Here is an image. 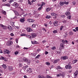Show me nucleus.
<instances>
[{
  "instance_id": "obj_1",
  "label": "nucleus",
  "mask_w": 78,
  "mask_h": 78,
  "mask_svg": "<svg viewBox=\"0 0 78 78\" xmlns=\"http://www.w3.org/2000/svg\"><path fill=\"white\" fill-rule=\"evenodd\" d=\"M12 41H7L6 43V45L8 46H10V45H12Z\"/></svg>"
},
{
  "instance_id": "obj_2",
  "label": "nucleus",
  "mask_w": 78,
  "mask_h": 78,
  "mask_svg": "<svg viewBox=\"0 0 78 78\" xmlns=\"http://www.w3.org/2000/svg\"><path fill=\"white\" fill-rule=\"evenodd\" d=\"M78 75V71L76 70L74 73L73 75L74 78H76L77 77V75Z\"/></svg>"
},
{
  "instance_id": "obj_3",
  "label": "nucleus",
  "mask_w": 78,
  "mask_h": 78,
  "mask_svg": "<svg viewBox=\"0 0 78 78\" xmlns=\"http://www.w3.org/2000/svg\"><path fill=\"white\" fill-rule=\"evenodd\" d=\"M65 68L66 69H72V66L70 65H66L65 66Z\"/></svg>"
},
{
  "instance_id": "obj_4",
  "label": "nucleus",
  "mask_w": 78,
  "mask_h": 78,
  "mask_svg": "<svg viewBox=\"0 0 78 78\" xmlns=\"http://www.w3.org/2000/svg\"><path fill=\"white\" fill-rule=\"evenodd\" d=\"M4 52L5 54H6V53H7V54H9L10 53V52H9V51L7 49L4 50Z\"/></svg>"
},
{
  "instance_id": "obj_5",
  "label": "nucleus",
  "mask_w": 78,
  "mask_h": 78,
  "mask_svg": "<svg viewBox=\"0 0 78 78\" xmlns=\"http://www.w3.org/2000/svg\"><path fill=\"white\" fill-rule=\"evenodd\" d=\"M31 35L32 36V37L33 38H34V37H36V34L33 32L31 34Z\"/></svg>"
},
{
  "instance_id": "obj_6",
  "label": "nucleus",
  "mask_w": 78,
  "mask_h": 78,
  "mask_svg": "<svg viewBox=\"0 0 78 78\" xmlns=\"http://www.w3.org/2000/svg\"><path fill=\"white\" fill-rule=\"evenodd\" d=\"M26 30L27 32H31V31H33L32 29H31V28L30 27H28L26 29Z\"/></svg>"
},
{
  "instance_id": "obj_7",
  "label": "nucleus",
  "mask_w": 78,
  "mask_h": 78,
  "mask_svg": "<svg viewBox=\"0 0 78 78\" xmlns=\"http://www.w3.org/2000/svg\"><path fill=\"white\" fill-rule=\"evenodd\" d=\"M65 15L66 16H69L70 15V12L69 10H67L66 12H65Z\"/></svg>"
},
{
  "instance_id": "obj_8",
  "label": "nucleus",
  "mask_w": 78,
  "mask_h": 78,
  "mask_svg": "<svg viewBox=\"0 0 78 78\" xmlns=\"http://www.w3.org/2000/svg\"><path fill=\"white\" fill-rule=\"evenodd\" d=\"M60 47L62 48V49H64V43H61L60 45Z\"/></svg>"
},
{
  "instance_id": "obj_9",
  "label": "nucleus",
  "mask_w": 78,
  "mask_h": 78,
  "mask_svg": "<svg viewBox=\"0 0 78 78\" xmlns=\"http://www.w3.org/2000/svg\"><path fill=\"white\" fill-rule=\"evenodd\" d=\"M61 59L62 60H66V59H67V56H62L61 57Z\"/></svg>"
},
{
  "instance_id": "obj_10",
  "label": "nucleus",
  "mask_w": 78,
  "mask_h": 78,
  "mask_svg": "<svg viewBox=\"0 0 78 78\" xmlns=\"http://www.w3.org/2000/svg\"><path fill=\"white\" fill-rule=\"evenodd\" d=\"M0 60H3L5 61H6V59L4 57L2 56L1 58H0Z\"/></svg>"
},
{
  "instance_id": "obj_11",
  "label": "nucleus",
  "mask_w": 78,
  "mask_h": 78,
  "mask_svg": "<svg viewBox=\"0 0 78 78\" xmlns=\"http://www.w3.org/2000/svg\"><path fill=\"white\" fill-rule=\"evenodd\" d=\"M8 69L9 71H12L13 70V68L12 66H9L8 68Z\"/></svg>"
},
{
  "instance_id": "obj_12",
  "label": "nucleus",
  "mask_w": 78,
  "mask_h": 78,
  "mask_svg": "<svg viewBox=\"0 0 78 78\" xmlns=\"http://www.w3.org/2000/svg\"><path fill=\"white\" fill-rule=\"evenodd\" d=\"M58 22L57 21H55L53 23V25L54 26H58Z\"/></svg>"
},
{
  "instance_id": "obj_13",
  "label": "nucleus",
  "mask_w": 78,
  "mask_h": 78,
  "mask_svg": "<svg viewBox=\"0 0 78 78\" xmlns=\"http://www.w3.org/2000/svg\"><path fill=\"white\" fill-rule=\"evenodd\" d=\"M13 5L14 6H17V7L19 6V4L16 2H14L13 4Z\"/></svg>"
},
{
  "instance_id": "obj_14",
  "label": "nucleus",
  "mask_w": 78,
  "mask_h": 78,
  "mask_svg": "<svg viewBox=\"0 0 78 78\" xmlns=\"http://www.w3.org/2000/svg\"><path fill=\"white\" fill-rule=\"evenodd\" d=\"M23 60L24 61V62H27L28 60V59L26 58L25 57H24L23 58Z\"/></svg>"
},
{
  "instance_id": "obj_15",
  "label": "nucleus",
  "mask_w": 78,
  "mask_h": 78,
  "mask_svg": "<svg viewBox=\"0 0 78 78\" xmlns=\"http://www.w3.org/2000/svg\"><path fill=\"white\" fill-rule=\"evenodd\" d=\"M8 28L9 31H12V27H11V26L8 25Z\"/></svg>"
},
{
  "instance_id": "obj_16",
  "label": "nucleus",
  "mask_w": 78,
  "mask_h": 78,
  "mask_svg": "<svg viewBox=\"0 0 78 78\" xmlns=\"http://www.w3.org/2000/svg\"><path fill=\"white\" fill-rule=\"evenodd\" d=\"M32 44H37V42L36 41H31Z\"/></svg>"
},
{
  "instance_id": "obj_17",
  "label": "nucleus",
  "mask_w": 78,
  "mask_h": 78,
  "mask_svg": "<svg viewBox=\"0 0 78 78\" xmlns=\"http://www.w3.org/2000/svg\"><path fill=\"white\" fill-rule=\"evenodd\" d=\"M62 43H63V44H66V43H67V42H68V41H67V40L65 41L64 40H62Z\"/></svg>"
},
{
  "instance_id": "obj_18",
  "label": "nucleus",
  "mask_w": 78,
  "mask_h": 78,
  "mask_svg": "<svg viewBox=\"0 0 78 78\" xmlns=\"http://www.w3.org/2000/svg\"><path fill=\"white\" fill-rule=\"evenodd\" d=\"M3 6H8V7H10V5H9V4L8 3L7 4H4Z\"/></svg>"
},
{
  "instance_id": "obj_19",
  "label": "nucleus",
  "mask_w": 78,
  "mask_h": 78,
  "mask_svg": "<svg viewBox=\"0 0 78 78\" xmlns=\"http://www.w3.org/2000/svg\"><path fill=\"white\" fill-rule=\"evenodd\" d=\"M25 19L24 18H22L20 19V21L21 22H25Z\"/></svg>"
},
{
  "instance_id": "obj_20",
  "label": "nucleus",
  "mask_w": 78,
  "mask_h": 78,
  "mask_svg": "<svg viewBox=\"0 0 78 78\" xmlns=\"http://www.w3.org/2000/svg\"><path fill=\"white\" fill-rule=\"evenodd\" d=\"M66 74L65 73H62L61 74V76H62V78H64Z\"/></svg>"
},
{
  "instance_id": "obj_21",
  "label": "nucleus",
  "mask_w": 78,
  "mask_h": 78,
  "mask_svg": "<svg viewBox=\"0 0 78 78\" xmlns=\"http://www.w3.org/2000/svg\"><path fill=\"white\" fill-rule=\"evenodd\" d=\"M2 67H3V68H4V69H5L6 68L7 66L5 64H3L2 65Z\"/></svg>"
},
{
  "instance_id": "obj_22",
  "label": "nucleus",
  "mask_w": 78,
  "mask_h": 78,
  "mask_svg": "<svg viewBox=\"0 0 78 78\" xmlns=\"http://www.w3.org/2000/svg\"><path fill=\"white\" fill-rule=\"evenodd\" d=\"M27 62L28 65H30L31 62V61L30 60H28Z\"/></svg>"
},
{
  "instance_id": "obj_23",
  "label": "nucleus",
  "mask_w": 78,
  "mask_h": 78,
  "mask_svg": "<svg viewBox=\"0 0 78 78\" xmlns=\"http://www.w3.org/2000/svg\"><path fill=\"white\" fill-rule=\"evenodd\" d=\"M51 9L50 8H46V10L47 11V12H48V11H50Z\"/></svg>"
},
{
  "instance_id": "obj_24",
  "label": "nucleus",
  "mask_w": 78,
  "mask_h": 78,
  "mask_svg": "<svg viewBox=\"0 0 78 78\" xmlns=\"http://www.w3.org/2000/svg\"><path fill=\"white\" fill-rule=\"evenodd\" d=\"M2 28L4 30H6V28H7V27H6V26L3 25Z\"/></svg>"
},
{
  "instance_id": "obj_25",
  "label": "nucleus",
  "mask_w": 78,
  "mask_h": 78,
  "mask_svg": "<svg viewBox=\"0 0 78 78\" xmlns=\"http://www.w3.org/2000/svg\"><path fill=\"white\" fill-rule=\"evenodd\" d=\"M2 13L4 14V15H6V12L5 11H2Z\"/></svg>"
},
{
  "instance_id": "obj_26",
  "label": "nucleus",
  "mask_w": 78,
  "mask_h": 78,
  "mask_svg": "<svg viewBox=\"0 0 78 78\" xmlns=\"http://www.w3.org/2000/svg\"><path fill=\"white\" fill-rule=\"evenodd\" d=\"M64 2H61L59 3L60 5L62 6H63V5H64Z\"/></svg>"
},
{
  "instance_id": "obj_27",
  "label": "nucleus",
  "mask_w": 78,
  "mask_h": 78,
  "mask_svg": "<svg viewBox=\"0 0 78 78\" xmlns=\"http://www.w3.org/2000/svg\"><path fill=\"white\" fill-rule=\"evenodd\" d=\"M78 61V60H77L76 59H75V60H74V61H73V64H75V63H76V62Z\"/></svg>"
},
{
  "instance_id": "obj_28",
  "label": "nucleus",
  "mask_w": 78,
  "mask_h": 78,
  "mask_svg": "<svg viewBox=\"0 0 78 78\" xmlns=\"http://www.w3.org/2000/svg\"><path fill=\"white\" fill-rule=\"evenodd\" d=\"M11 25L13 27H15V25H14V22H11Z\"/></svg>"
},
{
  "instance_id": "obj_29",
  "label": "nucleus",
  "mask_w": 78,
  "mask_h": 78,
  "mask_svg": "<svg viewBox=\"0 0 78 78\" xmlns=\"http://www.w3.org/2000/svg\"><path fill=\"white\" fill-rule=\"evenodd\" d=\"M57 16V15L56 13H55V15H54L53 16L54 19H56Z\"/></svg>"
},
{
  "instance_id": "obj_30",
  "label": "nucleus",
  "mask_w": 78,
  "mask_h": 78,
  "mask_svg": "<svg viewBox=\"0 0 78 78\" xmlns=\"http://www.w3.org/2000/svg\"><path fill=\"white\" fill-rule=\"evenodd\" d=\"M64 28V26H62L60 28V31H62V30L63 28Z\"/></svg>"
},
{
  "instance_id": "obj_31",
  "label": "nucleus",
  "mask_w": 78,
  "mask_h": 78,
  "mask_svg": "<svg viewBox=\"0 0 78 78\" xmlns=\"http://www.w3.org/2000/svg\"><path fill=\"white\" fill-rule=\"evenodd\" d=\"M69 34L71 36L72 34H73V32H72V31H70Z\"/></svg>"
},
{
  "instance_id": "obj_32",
  "label": "nucleus",
  "mask_w": 78,
  "mask_h": 78,
  "mask_svg": "<svg viewBox=\"0 0 78 78\" xmlns=\"http://www.w3.org/2000/svg\"><path fill=\"white\" fill-rule=\"evenodd\" d=\"M58 61H59V60L57 59L56 60H55L54 62V63H57V62H58Z\"/></svg>"
},
{
  "instance_id": "obj_33",
  "label": "nucleus",
  "mask_w": 78,
  "mask_h": 78,
  "mask_svg": "<svg viewBox=\"0 0 78 78\" xmlns=\"http://www.w3.org/2000/svg\"><path fill=\"white\" fill-rule=\"evenodd\" d=\"M42 30H43V31H45V32H47V30L46 29L44 28L42 29Z\"/></svg>"
},
{
  "instance_id": "obj_34",
  "label": "nucleus",
  "mask_w": 78,
  "mask_h": 78,
  "mask_svg": "<svg viewBox=\"0 0 78 78\" xmlns=\"http://www.w3.org/2000/svg\"><path fill=\"white\" fill-rule=\"evenodd\" d=\"M71 17H72V16L71 15H70V16H67V19H71Z\"/></svg>"
},
{
  "instance_id": "obj_35",
  "label": "nucleus",
  "mask_w": 78,
  "mask_h": 78,
  "mask_svg": "<svg viewBox=\"0 0 78 78\" xmlns=\"http://www.w3.org/2000/svg\"><path fill=\"white\" fill-rule=\"evenodd\" d=\"M45 64L46 65H48V66H50V63L49 62H46Z\"/></svg>"
},
{
  "instance_id": "obj_36",
  "label": "nucleus",
  "mask_w": 78,
  "mask_h": 78,
  "mask_svg": "<svg viewBox=\"0 0 78 78\" xmlns=\"http://www.w3.org/2000/svg\"><path fill=\"white\" fill-rule=\"evenodd\" d=\"M41 56V55H38L37 56H36V57H35V59H38L39 56Z\"/></svg>"
},
{
  "instance_id": "obj_37",
  "label": "nucleus",
  "mask_w": 78,
  "mask_h": 78,
  "mask_svg": "<svg viewBox=\"0 0 78 78\" xmlns=\"http://www.w3.org/2000/svg\"><path fill=\"white\" fill-rule=\"evenodd\" d=\"M32 28H35L36 27V24H33L32 25Z\"/></svg>"
},
{
  "instance_id": "obj_38",
  "label": "nucleus",
  "mask_w": 78,
  "mask_h": 78,
  "mask_svg": "<svg viewBox=\"0 0 78 78\" xmlns=\"http://www.w3.org/2000/svg\"><path fill=\"white\" fill-rule=\"evenodd\" d=\"M45 5V3L44 2H42V4L41 5V6H43L44 5Z\"/></svg>"
},
{
  "instance_id": "obj_39",
  "label": "nucleus",
  "mask_w": 78,
  "mask_h": 78,
  "mask_svg": "<svg viewBox=\"0 0 78 78\" xmlns=\"http://www.w3.org/2000/svg\"><path fill=\"white\" fill-rule=\"evenodd\" d=\"M20 36H27V35L25 34H20Z\"/></svg>"
},
{
  "instance_id": "obj_40",
  "label": "nucleus",
  "mask_w": 78,
  "mask_h": 78,
  "mask_svg": "<svg viewBox=\"0 0 78 78\" xmlns=\"http://www.w3.org/2000/svg\"><path fill=\"white\" fill-rule=\"evenodd\" d=\"M27 37L28 38H30L31 37V35H26Z\"/></svg>"
},
{
  "instance_id": "obj_41",
  "label": "nucleus",
  "mask_w": 78,
  "mask_h": 78,
  "mask_svg": "<svg viewBox=\"0 0 78 78\" xmlns=\"http://www.w3.org/2000/svg\"><path fill=\"white\" fill-rule=\"evenodd\" d=\"M50 16H47L46 17V19H50Z\"/></svg>"
},
{
  "instance_id": "obj_42",
  "label": "nucleus",
  "mask_w": 78,
  "mask_h": 78,
  "mask_svg": "<svg viewBox=\"0 0 78 78\" xmlns=\"http://www.w3.org/2000/svg\"><path fill=\"white\" fill-rule=\"evenodd\" d=\"M51 50H55L56 49V47L53 46L51 48Z\"/></svg>"
},
{
  "instance_id": "obj_43",
  "label": "nucleus",
  "mask_w": 78,
  "mask_h": 78,
  "mask_svg": "<svg viewBox=\"0 0 78 78\" xmlns=\"http://www.w3.org/2000/svg\"><path fill=\"white\" fill-rule=\"evenodd\" d=\"M15 15L17 16L19 15V13L17 12H15Z\"/></svg>"
},
{
  "instance_id": "obj_44",
  "label": "nucleus",
  "mask_w": 78,
  "mask_h": 78,
  "mask_svg": "<svg viewBox=\"0 0 78 78\" xmlns=\"http://www.w3.org/2000/svg\"><path fill=\"white\" fill-rule=\"evenodd\" d=\"M12 2H14V0H10L9 1V3H11Z\"/></svg>"
},
{
  "instance_id": "obj_45",
  "label": "nucleus",
  "mask_w": 78,
  "mask_h": 78,
  "mask_svg": "<svg viewBox=\"0 0 78 78\" xmlns=\"http://www.w3.org/2000/svg\"><path fill=\"white\" fill-rule=\"evenodd\" d=\"M27 21H28L29 22H31V19H27Z\"/></svg>"
},
{
  "instance_id": "obj_46",
  "label": "nucleus",
  "mask_w": 78,
  "mask_h": 78,
  "mask_svg": "<svg viewBox=\"0 0 78 78\" xmlns=\"http://www.w3.org/2000/svg\"><path fill=\"white\" fill-rule=\"evenodd\" d=\"M51 15L52 16H53L54 15H55V16H56V13H52L51 14Z\"/></svg>"
},
{
  "instance_id": "obj_47",
  "label": "nucleus",
  "mask_w": 78,
  "mask_h": 78,
  "mask_svg": "<svg viewBox=\"0 0 78 78\" xmlns=\"http://www.w3.org/2000/svg\"><path fill=\"white\" fill-rule=\"evenodd\" d=\"M53 33H54V34H56V33H57V31L56 30H54L53 31Z\"/></svg>"
},
{
  "instance_id": "obj_48",
  "label": "nucleus",
  "mask_w": 78,
  "mask_h": 78,
  "mask_svg": "<svg viewBox=\"0 0 78 78\" xmlns=\"http://www.w3.org/2000/svg\"><path fill=\"white\" fill-rule=\"evenodd\" d=\"M19 53V51H16L14 52L15 55H16Z\"/></svg>"
},
{
  "instance_id": "obj_49",
  "label": "nucleus",
  "mask_w": 78,
  "mask_h": 78,
  "mask_svg": "<svg viewBox=\"0 0 78 78\" xmlns=\"http://www.w3.org/2000/svg\"><path fill=\"white\" fill-rule=\"evenodd\" d=\"M47 42V41H46V40H44L43 41H42V42L43 43V44H44L45 42Z\"/></svg>"
},
{
  "instance_id": "obj_50",
  "label": "nucleus",
  "mask_w": 78,
  "mask_h": 78,
  "mask_svg": "<svg viewBox=\"0 0 78 78\" xmlns=\"http://www.w3.org/2000/svg\"><path fill=\"white\" fill-rule=\"evenodd\" d=\"M42 6H41L38 9V11H40V10H41V9H42Z\"/></svg>"
},
{
  "instance_id": "obj_51",
  "label": "nucleus",
  "mask_w": 78,
  "mask_h": 78,
  "mask_svg": "<svg viewBox=\"0 0 78 78\" xmlns=\"http://www.w3.org/2000/svg\"><path fill=\"white\" fill-rule=\"evenodd\" d=\"M57 53H58V55H59L61 53V51H56Z\"/></svg>"
},
{
  "instance_id": "obj_52",
  "label": "nucleus",
  "mask_w": 78,
  "mask_h": 78,
  "mask_svg": "<svg viewBox=\"0 0 78 78\" xmlns=\"http://www.w3.org/2000/svg\"><path fill=\"white\" fill-rule=\"evenodd\" d=\"M18 41H19V40L17 39H16V42L17 44H18Z\"/></svg>"
},
{
  "instance_id": "obj_53",
  "label": "nucleus",
  "mask_w": 78,
  "mask_h": 78,
  "mask_svg": "<svg viewBox=\"0 0 78 78\" xmlns=\"http://www.w3.org/2000/svg\"><path fill=\"white\" fill-rule=\"evenodd\" d=\"M61 16L62 17H63V18H64L65 17V15H62Z\"/></svg>"
},
{
  "instance_id": "obj_54",
  "label": "nucleus",
  "mask_w": 78,
  "mask_h": 78,
  "mask_svg": "<svg viewBox=\"0 0 78 78\" xmlns=\"http://www.w3.org/2000/svg\"><path fill=\"white\" fill-rule=\"evenodd\" d=\"M45 55H48V52L47 51H45Z\"/></svg>"
},
{
  "instance_id": "obj_55",
  "label": "nucleus",
  "mask_w": 78,
  "mask_h": 78,
  "mask_svg": "<svg viewBox=\"0 0 78 78\" xmlns=\"http://www.w3.org/2000/svg\"><path fill=\"white\" fill-rule=\"evenodd\" d=\"M37 52H39V51H41V49H40L39 48H38V49L37 50Z\"/></svg>"
},
{
  "instance_id": "obj_56",
  "label": "nucleus",
  "mask_w": 78,
  "mask_h": 78,
  "mask_svg": "<svg viewBox=\"0 0 78 78\" xmlns=\"http://www.w3.org/2000/svg\"><path fill=\"white\" fill-rule=\"evenodd\" d=\"M62 48L60 47L59 48V51H62Z\"/></svg>"
},
{
  "instance_id": "obj_57",
  "label": "nucleus",
  "mask_w": 78,
  "mask_h": 78,
  "mask_svg": "<svg viewBox=\"0 0 78 78\" xmlns=\"http://www.w3.org/2000/svg\"><path fill=\"white\" fill-rule=\"evenodd\" d=\"M36 2V0H32L31 2L33 3V2Z\"/></svg>"
},
{
  "instance_id": "obj_58",
  "label": "nucleus",
  "mask_w": 78,
  "mask_h": 78,
  "mask_svg": "<svg viewBox=\"0 0 78 78\" xmlns=\"http://www.w3.org/2000/svg\"><path fill=\"white\" fill-rule=\"evenodd\" d=\"M10 35L11 36H14V34H13V33H11L10 34Z\"/></svg>"
},
{
  "instance_id": "obj_59",
  "label": "nucleus",
  "mask_w": 78,
  "mask_h": 78,
  "mask_svg": "<svg viewBox=\"0 0 78 78\" xmlns=\"http://www.w3.org/2000/svg\"><path fill=\"white\" fill-rule=\"evenodd\" d=\"M64 4H66V5H68V4H69V2H64Z\"/></svg>"
},
{
  "instance_id": "obj_60",
  "label": "nucleus",
  "mask_w": 78,
  "mask_h": 78,
  "mask_svg": "<svg viewBox=\"0 0 78 78\" xmlns=\"http://www.w3.org/2000/svg\"><path fill=\"white\" fill-rule=\"evenodd\" d=\"M66 22H67V21L66 20H64L63 21V23H66Z\"/></svg>"
},
{
  "instance_id": "obj_61",
  "label": "nucleus",
  "mask_w": 78,
  "mask_h": 78,
  "mask_svg": "<svg viewBox=\"0 0 78 78\" xmlns=\"http://www.w3.org/2000/svg\"><path fill=\"white\" fill-rule=\"evenodd\" d=\"M60 76H61V75L60 74H57V77H60Z\"/></svg>"
},
{
  "instance_id": "obj_62",
  "label": "nucleus",
  "mask_w": 78,
  "mask_h": 78,
  "mask_svg": "<svg viewBox=\"0 0 78 78\" xmlns=\"http://www.w3.org/2000/svg\"><path fill=\"white\" fill-rule=\"evenodd\" d=\"M75 29L77 31H78V27H76Z\"/></svg>"
},
{
  "instance_id": "obj_63",
  "label": "nucleus",
  "mask_w": 78,
  "mask_h": 78,
  "mask_svg": "<svg viewBox=\"0 0 78 78\" xmlns=\"http://www.w3.org/2000/svg\"><path fill=\"white\" fill-rule=\"evenodd\" d=\"M33 55V56H34V57H35V56H36V54L35 53L34 54H32Z\"/></svg>"
},
{
  "instance_id": "obj_64",
  "label": "nucleus",
  "mask_w": 78,
  "mask_h": 78,
  "mask_svg": "<svg viewBox=\"0 0 78 78\" xmlns=\"http://www.w3.org/2000/svg\"><path fill=\"white\" fill-rule=\"evenodd\" d=\"M30 73H33V71L32 70H30L29 72Z\"/></svg>"
}]
</instances>
